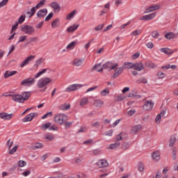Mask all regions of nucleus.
I'll use <instances>...</instances> for the list:
<instances>
[{
  "instance_id": "obj_33",
  "label": "nucleus",
  "mask_w": 178,
  "mask_h": 178,
  "mask_svg": "<svg viewBox=\"0 0 178 178\" xmlns=\"http://www.w3.org/2000/svg\"><path fill=\"white\" fill-rule=\"evenodd\" d=\"M119 147H120V143L116 142L115 143L108 145L107 148L108 149H115V148H118Z\"/></svg>"
},
{
  "instance_id": "obj_2",
  "label": "nucleus",
  "mask_w": 178,
  "mask_h": 178,
  "mask_svg": "<svg viewBox=\"0 0 178 178\" xmlns=\"http://www.w3.org/2000/svg\"><path fill=\"white\" fill-rule=\"evenodd\" d=\"M31 95V92H24L22 95H19L17 93L12 92L11 99L14 101V102H18L19 104H24L30 98Z\"/></svg>"
},
{
  "instance_id": "obj_23",
  "label": "nucleus",
  "mask_w": 178,
  "mask_h": 178,
  "mask_svg": "<svg viewBox=\"0 0 178 178\" xmlns=\"http://www.w3.org/2000/svg\"><path fill=\"white\" fill-rule=\"evenodd\" d=\"M76 15L77 10H74L66 15L65 19L66 20H72V19H73Z\"/></svg>"
},
{
  "instance_id": "obj_64",
  "label": "nucleus",
  "mask_w": 178,
  "mask_h": 178,
  "mask_svg": "<svg viewBox=\"0 0 178 178\" xmlns=\"http://www.w3.org/2000/svg\"><path fill=\"white\" fill-rule=\"evenodd\" d=\"M36 41H38V38L37 37H32L31 38H29V42H35Z\"/></svg>"
},
{
  "instance_id": "obj_24",
  "label": "nucleus",
  "mask_w": 178,
  "mask_h": 178,
  "mask_svg": "<svg viewBox=\"0 0 178 178\" xmlns=\"http://www.w3.org/2000/svg\"><path fill=\"white\" fill-rule=\"evenodd\" d=\"M92 70L98 72H102V70H104V65H102L101 63H97L93 66Z\"/></svg>"
},
{
  "instance_id": "obj_17",
  "label": "nucleus",
  "mask_w": 178,
  "mask_h": 178,
  "mask_svg": "<svg viewBox=\"0 0 178 178\" xmlns=\"http://www.w3.org/2000/svg\"><path fill=\"white\" fill-rule=\"evenodd\" d=\"M47 13H48V10H47V8H43L38 11L36 16L37 17H39V18L45 17Z\"/></svg>"
},
{
  "instance_id": "obj_59",
  "label": "nucleus",
  "mask_w": 178,
  "mask_h": 178,
  "mask_svg": "<svg viewBox=\"0 0 178 178\" xmlns=\"http://www.w3.org/2000/svg\"><path fill=\"white\" fill-rule=\"evenodd\" d=\"M122 149H129V148H130V144H129V143H124L122 145Z\"/></svg>"
},
{
  "instance_id": "obj_51",
  "label": "nucleus",
  "mask_w": 178,
  "mask_h": 178,
  "mask_svg": "<svg viewBox=\"0 0 178 178\" xmlns=\"http://www.w3.org/2000/svg\"><path fill=\"white\" fill-rule=\"evenodd\" d=\"M49 130H52L53 131H58V130H59V127H58V126L55 125V124H51Z\"/></svg>"
},
{
  "instance_id": "obj_49",
  "label": "nucleus",
  "mask_w": 178,
  "mask_h": 178,
  "mask_svg": "<svg viewBox=\"0 0 178 178\" xmlns=\"http://www.w3.org/2000/svg\"><path fill=\"white\" fill-rule=\"evenodd\" d=\"M124 66L126 69H134V63H125Z\"/></svg>"
},
{
  "instance_id": "obj_6",
  "label": "nucleus",
  "mask_w": 178,
  "mask_h": 178,
  "mask_svg": "<svg viewBox=\"0 0 178 178\" xmlns=\"http://www.w3.org/2000/svg\"><path fill=\"white\" fill-rule=\"evenodd\" d=\"M82 87H84V85L80 83H74L67 87L65 91V92H72V91H77V90H80V88H82Z\"/></svg>"
},
{
  "instance_id": "obj_31",
  "label": "nucleus",
  "mask_w": 178,
  "mask_h": 178,
  "mask_svg": "<svg viewBox=\"0 0 178 178\" xmlns=\"http://www.w3.org/2000/svg\"><path fill=\"white\" fill-rule=\"evenodd\" d=\"M38 8L36 6H34L31 8L30 11L26 12V15H29V17H33L34 15H35V12H37V10Z\"/></svg>"
},
{
  "instance_id": "obj_39",
  "label": "nucleus",
  "mask_w": 178,
  "mask_h": 178,
  "mask_svg": "<svg viewBox=\"0 0 178 178\" xmlns=\"http://www.w3.org/2000/svg\"><path fill=\"white\" fill-rule=\"evenodd\" d=\"M44 59L42 58H38L35 61V66H36V67H38V66H40V65H42V63H44Z\"/></svg>"
},
{
  "instance_id": "obj_60",
  "label": "nucleus",
  "mask_w": 178,
  "mask_h": 178,
  "mask_svg": "<svg viewBox=\"0 0 178 178\" xmlns=\"http://www.w3.org/2000/svg\"><path fill=\"white\" fill-rule=\"evenodd\" d=\"M113 134V130L111 129L104 133V136H108V137H112Z\"/></svg>"
},
{
  "instance_id": "obj_41",
  "label": "nucleus",
  "mask_w": 178,
  "mask_h": 178,
  "mask_svg": "<svg viewBox=\"0 0 178 178\" xmlns=\"http://www.w3.org/2000/svg\"><path fill=\"white\" fill-rule=\"evenodd\" d=\"M60 108L61 111H67L70 109V105L69 104H64Z\"/></svg>"
},
{
  "instance_id": "obj_35",
  "label": "nucleus",
  "mask_w": 178,
  "mask_h": 178,
  "mask_svg": "<svg viewBox=\"0 0 178 178\" xmlns=\"http://www.w3.org/2000/svg\"><path fill=\"white\" fill-rule=\"evenodd\" d=\"M176 136H171L169 140V147H173L175 145V143H176Z\"/></svg>"
},
{
  "instance_id": "obj_12",
  "label": "nucleus",
  "mask_w": 178,
  "mask_h": 178,
  "mask_svg": "<svg viewBox=\"0 0 178 178\" xmlns=\"http://www.w3.org/2000/svg\"><path fill=\"white\" fill-rule=\"evenodd\" d=\"M13 118V113H8L5 112L0 113V119L2 120H10Z\"/></svg>"
},
{
  "instance_id": "obj_18",
  "label": "nucleus",
  "mask_w": 178,
  "mask_h": 178,
  "mask_svg": "<svg viewBox=\"0 0 178 178\" xmlns=\"http://www.w3.org/2000/svg\"><path fill=\"white\" fill-rule=\"evenodd\" d=\"M50 6L51 8H52V9H54L55 12H60V6L58 2L56 1L51 2V3L50 4Z\"/></svg>"
},
{
  "instance_id": "obj_62",
  "label": "nucleus",
  "mask_w": 178,
  "mask_h": 178,
  "mask_svg": "<svg viewBox=\"0 0 178 178\" xmlns=\"http://www.w3.org/2000/svg\"><path fill=\"white\" fill-rule=\"evenodd\" d=\"M154 178H162L161 170H158L155 174Z\"/></svg>"
},
{
  "instance_id": "obj_42",
  "label": "nucleus",
  "mask_w": 178,
  "mask_h": 178,
  "mask_svg": "<svg viewBox=\"0 0 178 178\" xmlns=\"http://www.w3.org/2000/svg\"><path fill=\"white\" fill-rule=\"evenodd\" d=\"M47 0H41L36 6L35 7L38 9H40V8H42L45 5V2Z\"/></svg>"
},
{
  "instance_id": "obj_44",
  "label": "nucleus",
  "mask_w": 178,
  "mask_h": 178,
  "mask_svg": "<svg viewBox=\"0 0 178 178\" xmlns=\"http://www.w3.org/2000/svg\"><path fill=\"white\" fill-rule=\"evenodd\" d=\"M44 147V144L43 143H35V145L33 146V149H40L41 148Z\"/></svg>"
},
{
  "instance_id": "obj_25",
  "label": "nucleus",
  "mask_w": 178,
  "mask_h": 178,
  "mask_svg": "<svg viewBox=\"0 0 178 178\" xmlns=\"http://www.w3.org/2000/svg\"><path fill=\"white\" fill-rule=\"evenodd\" d=\"M104 101L101 99H95L94 100L93 105L96 108H102V106H104Z\"/></svg>"
},
{
  "instance_id": "obj_21",
  "label": "nucleus",
  "mask_w": 178,
  "mask_h": 178,
  "mask_svg": "<svg viewBox=\"0 0 178 178\" xmlns=\"http://www.w3.org/2000/svg\"><path fill=\"white\" fill-rule=\"evenodd\" d=\"M121 73H123V67H117L115 69V73L113 75V79H116V77H119Z\"/></svg>"
},
{
  "instance_id": "obj_30",
  "label": "nucleus",
  "mask_w": 178,
  "mask_h": 178,
  "mask_svg": "<svg viewBox=\"0 0 178 178\" xmlns=\"http://www.w3.org/2000/svg\"><path fill=\"white\" fill-rule=\"evenodd\" d=\"M79 24L78 25L74 24L72 26H69L67 29V33H74V31H76V30H77L79 29Z\"/></svg>"
},
{
  "instance_id": "obj_46",
  "label": "nucleus",
  "mask_w": 178,
  "mask_h": 178,
  "mask_svg": "<svg viewBox=\"0 0 178 178\" xmlns=\"http://www.w3.org/2000/svg\"><path fill=\"white\" fill-rule=\"evenodd\" d=\"M17 27H19V24L15 22V24L12 26L10 34H13V33L17 30Z\"/></svg>"
},
{
  "instance_id": "obj_37",
  "label": "nucleus",
  "mask_w": 178,
  "mask_h": 178,
  "mask_svg": "<svg viewBox=\"0 0 178 178\" xmlns=\"http://www.w3.org/2000/svg\"><path fill=\"white\" fill-rule=\"evenodd\" d=\"M44 139L47 140V141H53V140H55V136L52 134H46L44 135Z\"/></svg>"
},
{
  "instance_id": "obj_16",
  "label": "nucleus",
  "mask_w": 178,
  "mask_h": 178,
  "mask_svg": "<svg viewBox=\"0 0 178 178\" xmlns=\"http://www.w3.org/2000/svg\"><path fill=\"white\" fill-rule=\"evenodd\" d=\"M97 166H98L99 168H108V166H109V163H108V161L105 159H101L99 160L97 163H96Z\"/></svg>"
},
{
  "instance_id": "obj_50",
  "label": "nucleus",
  "mask_w": 178,
  "mask_h": 178,
  "mask_svg": "<svg viewBox=\"0 0 178 178\" xmlns=\"http://www.w3.org/2000/svg\"><path fill=\"white\" fill-rule=\"evenodd\" d=\"M27 40V35H21L19 38L17 43L19 44V42H24Z\"/></svg>"
},
{
  "instance_id": "obj_53",
  "label": "nucleus",
  "mask_w": 178,
  "mask_h": 178,
  "mask_svg": "<svg viewBox=\"0 0 178 178\" xmlns=\"http://www.w3.org/2000/svg\"><path fill=\"white\" fill-rule=\"evenodd\" d=\"M138 167V170L140 172H144V170L145 169V165H144V163H139Z\"/></svg>"
},
{
  "instance_id": "obj_4",
  "label": "nucleus",
  "mask_w": 178,
  "mask_h": 178,
  "mask_svg": "<svg viewBox=\"0 0 178 178\" xmlns=\"http://www.w3.org/2000/svg\"><path fill=\"white\" fill-rule=\"evenodd\" d=\"M20 30L24 34H27V35H34L35 34V29L31 25L22 24Z\"/></svg>"
},
{
  "instance_id": "obj_43",
  "label": "nucleus",
  "mask_w": 178,
  "mask_h": 178,
  "mask_svg": "<svg viewBox=\"0 0 178 178\" xmlns=\"http://www.w3.org/2000/svg\"><path fill=\"white\" fill-rule=\"evenodd\" d=\"M51 122H47L45 124H43L41 125L42 130H47V129H49L51 127Z\"/></svg>"
},
{
  "instance_id": "obj_56",
  "label": "nucleus",
  "mask_w": 178,
  "mask_h": 178,
  "mask_svg": "<svg viewBox=\"0 0 178 178\" xmlns=\"http://www.w3.org/2000/svg\"><path fill=\"white\" fill-rule=\"evenodd\" d=\"M177 67V66L175 65H168L167 66H163L162 69H172L173 70H175V69H176Z\"/></svg>"
},
{
  "instance_id": "obj_58",
  "label": "nucleus",
  "mask_w": 178,
  "mask_h": 178,
  "mask_svg": "<svg viewBox=\"0 0 178 178\" xmlns=\"http://www.w3.org/2000/svg\"><path fill=\"white\" fill-rule=\"evenodd\" d=\"M54 17V13H50L45 18L44 22H49Z\"/></svg>"
},
{
  "instance_id": "obj_38",
  "label": "nucleus",
  "mask_w": 178,
  "mask_h": 178,
  "mask_svg": "<svg viewBox=\"0 0 178 178\" xmlns=\"http://www.w3.org/2000/svg\"><path fill=\"white\" fill-rule=\"evenodd\" d=\"M126 137H127V134L122 132L117 136V140L118 141H120L121 140H123V138H126Z\"/></svg>"
},
{
  "instance_id": "obj_32",
  "label": "nucleus",
  "mask_w": 178,
  "mask_h": 178,
  "mask_svg": "<svg viewBox=\"0 0 178 178\" xmlns=\"http://www.w3.org/2000/svg\"><path fill=\"white\" fill-rule=\"evenodd\" d=\"M160 51L163 52V54H165V55H172V54H173V50L169 48H161Z\"/></svg>"
},
{
  "instance_id": "obj_36",
  "label": "nucleus",
  "mask_w": 178,
  "mask_h": 178,
  "mask_svg": "<svg viewBox=\"0 0 178 178\" xmlns=\"http://www.w3.org/2000/svg\"><path fill=\"white\" fill-rule=\"evenodd\" d=\"M24 20H26V15H22L18 18V20L16 22V23L18 24H23V23H24Z\"/></svg>"
},
{
  "instance_id": "obj_13",
  "label": "nucleus",
  "mask_w": 178,
  "mask_h": 178,
  "mask_svg": "<svg viewBox=\"0 0 178 178\" xmlns=\"http://www.w3.org/2000/svg\"><path fill=\"white\" fill-rule=\"evenodd\" d=\"M166 111L165 110H162L159 114H158L155 119V122L156 124H160L161 122H162V118H165V115Z\"/></svg>"
},
{
  "instance_id": "obj_7",
  "label": "nucleus",
  "mask_w": 178,
  "mask_h": 178,
  "mask_svg": "<svg viewBox=\"0 0 178 178\" xmlns=\"http://www.w3.org/2000/svg\"><path fill=\"white\" fill-rule=\"evenodd\" d=\"M154 105L155 104L152 100H146L143 105V111H145L146 112H150V111H152L154 108Z\"/></svg>"
},
{
  "instance_id": "obj_5",
  "label": "nucleus",
  "mask_w": 178,
  "mask_h": 178,
  "mask_svg": "<svg viewBox=\"0 0 178 178\" xmlns=\"http://www.w3.org/2000/svg\"><path fill=\"white\" fill-rule=\"evenodd\" d=\"M67 120V115L62 113H58L54 115V122L58 124H63Z\"/></svg>"
},
{
  "instance_id": "obj_29",
  "label": "nucleus",
  "mask_w": 178,
  "mask_h": 178,
  "mask_svg": "<svg viewBox=\"0 0 178 178\" xmlns=\"http://www.w3.org/2000/svg\"><path fill=\"white\" fill-rule=\"evenodd\" d=\"M76 45H77V42L72 41L67 45L66 49L72 51V49H74V48H76Z\"/></svg>"
},
{
  "instance_id": "obj_57",
  "label": "nucleus",
  "mask_w": 178,
  "mask_h": 178,
  "mask_svg": "<svg viewBox=\"0 0 178 178\" xmlns=\"http://www.w3.org/2000/svg\"><path fill=\"white\" fill-rule=\"evenodd\" d=\"M122 121L121 119H119V120H116L115 122H113V124H111L110 125L111 127H116V126H118L120 122Z\"/></svg>"
},
{
  "instance_id": "obj_55",
  "label": "nucleus",
  "mask_w": 178,
  "mask_h": 178,
  "mask_svg": "<svg viewBox=\"0 0 178 178\" xmlns=\"http://www.w3.org/2000/svg\"><path fill=\"white\" fill-rule=\"evenodd\" d=\"M8 2H9V0H2L0 1V9L1 8H3V6H6V5H8Z\"/></svg>"
},
{
  "instance_id": "obj_47",
  "label": "nucleus",
  "mask_w": 178,
  "mask_h": 178,
  "mask_svg": "<svg viewBox=\"0 0 178 178\" xmlns=\"http://www.w3.org/2000/svg\"><path fill=\"white\" fill-rule=\"evenodd\" d=\"M165 37L167 40H172V38H175V33L172 32L166 33Z\"/></svg>"
},
{
  "instance_id": "obj_54",
  "label": "nucleus",
  "mask_w": 178,
  "mask_h": 178,
  "mask_svg": "<svg viewBox=\"0 0 178 178\" xmlns=\"http://www.w3.org/2000/svg\"><path fill=\"white\" fill-rule=\"evenodd\" d=\"M54 115V113L52 111H50L49 113H47L45 115H44L42 117V119H47V118H51Z\"/></svg>"
},
{
  "instance_id": "obj_15",
  "label": "nucleus",
  "mask_w": 178,
  "mask_h": 178,
  "mask_svg": "<svg viewBox=\"0 0 178 178\" xmlns=\"http://www.w3.org/2000/svg\"><path fill=\"white\" fill-rule=\"evenodd\" d=\"M83 63H84V58H76L72 61V65L74 66H76V67H80V66H83Z\"/></svg>"
},
{
  "instance_id": "obj_22",
  "label": "nucleus",
  "mask_w": 178,
  "mask_h": 178,
  "mask_svg": "<svg viewBox=\"0 0 178 178\" xmlns=\"http://www.w3.org/2000/svg\"><path fill=\"white\" fill-rule=\"evenodd\" d=\"M143 129V126L141 124L135 125L132 127L131 133L132 134H136V133H138L141 129Z\"/></svg>"
},
{
  "instance_id": "obj_61",
  "label": "nucleus",
  "mask_w": 178,
  "mask_h": 178,
  "mask_svg": "<svg viewBox=\"0 0 178 178\" xmlns=\"http://www.w3.org/2000/svg\"><path fill=\"white\" fill-rule=\"evenodd\" d=\"M104 29V24H99L95 27V31H101Z\"/></svg>"
},
{
  "instance_id": "obj_19",
  "label": "nucleus",
  "mask_w": 178,
  "mask_h": 178,
  "mask_svg": "<svg viewBox=\"0 0 178 178\" xmlns=\"http://www.w3.org/2000/svg\"><path fill=\"white\" fill-rule=\"evenodd\" d=\"M134 69L136 70V72H141V70H144V65L141 63H136L134 64Z\"/></svg>"
},
{
  "instance_id": "obj_52",
  "label": "nucleus",
  "mask_w": 178,
  "mask_h": 178,
  "mask_svg": "<svg viewBox=\"0 0 178 178\" xmlns=\"http://www.w3.org/2000/svg\"><path fill=\"white\" fill-rule=\"evenodd\" d=\"M141 33H142L141 30H140V29L136 30L131 33V35L136 37V35H140V34H141Z\"/></svg>"
},
{
  "instance_id": "obj_10",
  "label": "nucleus",
  "mask_w": 178,
  "mask_h": 178,
  "mask_svg": "<svg viewBox=\"0 0 178 178\" xmlns=\"http://www.w3.org/2000/svg\"><path fill=\"white\" fill-rule=\"evenodd\" d=\"M159 9H161V5L153 4L146 8L145 13H151V12H155V10H159Z\"/></svg>"
},
{
  "instance_id": "obj_40",
  "label": "nucleus",
  "mask_w": 178,
  "mask_h": 178,
  "mask_svg": "<svg viewBox=\"0 0 178 178\" xmlns=\"http://www.w3.org/2000/svg\"><path fill=\"white\" fill-rule=\"evenodd\" d=\"M136 83L138 84H141L142 83L143 84H147V83H148V81H147V79L142 77V78H140L139 79H138Z\"/></svg>"
},
{
  "instance_id": "obj_28",
  "label": "nucleus",
  "mask_w": 178,
  "mask_h": 178,
  "mask_svg": "<svg viewBox=\"0 0 178 178\" xmlns=\"http://www.w3.org/2000/svg\"><path fill=\"white\" fill-rule=\"evenodd\" d=\"M60 26V19L57 18L51 22L52 29H56Z\"/></svg>"
},
{
  "instance_id": "obj_48",
  "label": "nucleus",
  "mask_w": 178,
  "mask_h": 178,
  "mask_svg": "<svg viewBox=\"0 0 178 178\" xmlns=\"http://www.w3.org/2000/svg\"><path fill=\"white\" fill-rule=\"evenodd\" d=\"M19 148V145H16L15 147H13V148H12L10 151H9V154L10 155H13V154H15V152H16V151H17V149Z\"/></svg>"
},
{
  "instance_id": "obj_14",
  "label": "nucleus",
  "mask_w": 178,
  "mask_h": 178,
  "mask_svg": "<svg viewBox=\"0 0 178 178\" xmlns=\"http://www.w3.org/2000/svg\"><path fill=\"white\" fill-rule=\"evenodd\" d=\"M119 65L118 63H106L103 65V69H110L111 70H114L116 69Z\"/></svg>"
},
{
  "instance_id": "obj_8",
  "label": "nucleus",
  "mask_w": 178,
  "mask_h": 178,
  "mask_svg": "<svg viewBox=\"0 0 178 178\" xmlns=\"http://www.w3.org/2000/svg\"><path fill=\"white\" fill-rule=\"evenodd\" d=\"M156 17V13H152L148 15H143L140 17L139 20H143V22H148L149 20H152V19H155Z\"/></svg>"
},
{
  "instance_id": "obj_11",
  "label": "nucleus",
  "mask_w": 178,
  "mask_h": 178,
  "mask_svg": "<svg viewBox=\"0 0 178 178\" xmlns=\"http://www.w3.org/2000/svg\"><path fill=\"white\" fill-rule=\"evenodd\" d=\"M38 114L37 113H31L22 119L23 123H27V122H31L34 118H37Z\"/></svg>"
},
{
  "instance_id": "obj_20",
  "label": "nucleus",
  "mask_w": 178,
  "mask_h": 178,
  "mask_svg": "<svg viewBox=\"0 0 178 178\" xmlns=\"http://www.w3.org/2000/svg\"><path fill=\"white\" fill-rule=\"evenodd\" d=\"M152 158L155 162H158L161 159V153L159 151L154 152L152 154Z\"/></svg>"
},
{
  "instance_id": "obj_1",
  "label": "nucleus",
  "mask_w": 178,
  "mask_h": 178,
  "mask_svg": "<svg viewBox=\"0 0 178 178\" xmlns=\"http://www.w3.org/2000/svg\"><path fill=\"white\" fill-rule=\"evenodd\" d=\"M48 72V68H44L42 71L38 72L35 75V77H29L26 78L25 79H23L21 81V86H23V87H31L35 83V79H38L39 77H41L42 74H45Z\"/></svg>"
},
{
  "instance_id": "obj_3",
  "label": "nucleus",
  "mask_w": 178,
  "mask_h": 178,
  "mask_svg": "<svg viewBox=\"0 0 178 178\" xmlns=\"http://www.w3.org/2000/svg\"><path fill=\"white\" fill-rule=\"evenodd\" d=\"M51 83H52V79L49 77H43L38 81L37 87L38 88H44L43 91H45L47 86L51 84Z\"/></svg>"
},
{
  "instance_id": "obj_63",
  "label": "nucleus",
  "mask_w": 178,
  "mask_h": 178,
  "mask_svg": "<svg viewBox=\"0 0 178 178\" xmlns=\"http://www.w3.org/2000/svg\"><path fill=\"white\" fill-rule=\"evenodd\" d=\"M157 76H158L159 79H164L165 78V74L162 72H159L157 73Z\"/></svg>"
},
{
  "instance_id": "obj_9",
  "label": "nucleus",
  "mask_w": 178,
  "mask_h": 178,
  "mask_svg": "<svg viewBox=\"0 0 178 178\" xmlns=\"http://www.w3.org/2000/svg\"><path fill=\"white\" fill-rule=\"evenodd\" d=\"M35 59V56H29L26 57L20 64V67H24V66H27L30 63V62H33V60Z\"/></svg>"
},
{
  "instance_id": "obj_34",
  "label": "nucleus",
  "mask_w": 178,
  "mask_h": 178,
  "mask_svg": "<svg viewBox=\"0 0 178 178\" xmlns=\"http://www.w3.org/2000/svg\"><path fill=\"white\" fill-rule=\"evenodd\" d=\"M107 95H109V89L108 88H105L100 91L101 97H107Z\"/></svg>"
},
{
  "instance_id": "obj_26",
  "label": "nucleus",
  "mask_w": 178,
  "mask_h": 178,
  "mask_svg": "<svg viewBox=\"0 0 178 178\" xmlns=\"http://www.w3.org/2000/svg\"><path fill=\"white\" fill-rule=\"evenodd\" d=\"M86 105H88V97H83L81 98L79 106H86Z\"/></svg>"
},
{
  "instance_id": "obj_27",
  "label": "nucleus",
  "mask_w": 178,
  "mask_h": 178,
  "mask_svg": "<svg viewBox=\"0 0 178 178\" xmlns=\"http://www.w3.org/2000/svg\"><path fill=\"white\" fill-rule=\"evenodd\" d=\"M15 74H17V71H6L4 73V79L12 77V76H15Z\"/></svg>"
},
{
  "instance_id": "obj_45",
  "label": "nucleus",
  "mask_w": 178,
  "mask_h": 178,
  "mask_svg": "<svg viewBox=\"0 0 178 178\" xmlns=\"http://www.w3.org/2000/svg\"><path fill=\"white\" fill-rule=\"evenodd\" d=\"M17 165H18L19 168H24V166H26V165H27V163L23 160H19L17 162Z\"/></svg>"
}]
</instances>
